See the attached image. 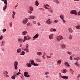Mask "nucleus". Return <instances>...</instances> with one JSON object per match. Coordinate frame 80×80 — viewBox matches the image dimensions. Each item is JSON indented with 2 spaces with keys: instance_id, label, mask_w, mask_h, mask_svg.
Returning <instances> with one entry per match:
<instances>
[{
  "instance_id": "bb28decb",
  "label": "nucleus",
  "mask_w": 80,
  "mask_h": 80,
  "mask_svg": "<svg viewBox=\"0 0 80 80\" xmlns=\"http://www.w3.org/2000/svg\"><path fill=\"white\" fill-rule=\"evenodd\" d=\"M7 8V6L5 5L4 7H3V10H5L6 9V8Z\"/></svg>"
},
{
  "instance_id": "680f3d73",
  "label": "nucleus",
  "mask_w": 80,
  "mask_h": 80,
  "mask_svg": "<svg viewBox=\"0 0 80 80\" xmlns=\"http://www.w3.org/2000/svg\"><path fill=\"white\" fill-rule=\"evenodd\" d=\"M21 74V73L20 72H18V73H17V75H19V74Z\"/></svg>"
},
{
  "instance_id": "39448f33",
  "label": "nucleus",
  "mask_w": 80,
  "mask_h": 80,
  "mask_svg": "<svg viewBox=\"0 0 80 80\" xmlns=\"http://www.w3.org/2000/svg\"><path fill=\"white\" fill-rule=\"evenodd\" d=\"M71 14H74V15H77V12L75 10H72L70 12Z\"/></svg>"
},
{
  "instance_id": "0e129e2a",
  "label": "nucleus",
  "mask_w": 80,
  "mask_h": 80,
  "mask_svg": "<svg viewBox=\"0 0 80 80\" xmlns=\"http://www.w3.org/2000/svg\"><path fill=\"white\" fill-rule=\"evenodd\" d=\"M45 56H44V55H43L42 56V58L43 59H45Z\"/></svg>"
},
{
  "instance_id": "c9c22d12",
  "label": "nucleus",
  "mask_w": 80,
  "mask_h": 80,
  "mask_svg": "<svg viewBox=\"0 0 80 80\" xmlns=\"http://www.w3.org/2000/svg\"><path fill=\"white\" fill-rule=\"evenodd\" d=\"M29 47V45H28V44H27L25 48H28Z\"/></svg>"
},
{
  "instance_id": "7ed1b4c3",
  "label": "nucleus",
  "mask_w": 80,
  "mask_h": 80,
  "mask_svg": "<svg viewBox=\"0 0 80 80\" xmlns=\"http://www.w3.org/2000/svg\"><path fill=\"white\" fill-rule=\"evenodd\" d=\"M63 37L61 36H59L57 37V40L58 42L62 40H63Z\"/></svg>"
},
{
  "instance_id": "49530a36",
  "label": "nucleus",
  "mask_w": 80,
  "mask_h": 80,
  "mask_svg": "<svg viewBox=\"0 0 80 80\" xmlns=\"http://www.w3.org/2000/svg\"><path fill=\"white\" fill-rule=\"evenodd\" d=\"M37 62H41V60H40V59H37Z\"/></svg>"
},
{
  "instance_id": "6e6552de",
  "label": "nucleus",
  "mask_w": 80,
  "mask_h": 80,
  "mask_svg": "<svg viewBox=\"0 0 80 80\" xmlns=\"http://www.w3.org/2000/svg\"><path fill=\"white\" fill-rule=\"evenodd\" d=\"M61 77L62 78H63V79H65V80H67L68 78V76H62L61 75Z\"/></svg>"
},
{
  "instance_id": "603ef678",
  "label": "nucleus",
  "mask_w": 80,
  "mask_h": 80,
  "mask_svg": "<svg viewBox=\"0 0 80 80\" xmlns=\"http://www.w3.org/2000/svg\"><path fill=\"white\" fill-rule=\"evenodd\" d=\"M69 59L70 60H73V59L72 58V56L70 57Z\"/></svg>"
},
{
  "instance_id": "4468645a",
  "label": "nucleus",
  "mask_w": 80,
  "mask_h": 80,
  "mask_svg": "<svg viewBox=\"0 0 80 80\" xmlns=\"http://www.w3.org/2000/svg\"><path fill=\"white\" fill-rule=\"evenodd\" d=\"M60 18L61 19H63V18H65V16H64L63 15H61L60 16Z\"/></svg>"
},
{
  "instance_id": "dca6fc26",
  "label": "nucleus",
  "mask_w": 80,
  "mask_h": 80,
  "mask_svg": "<svg viewBox=\"0 0 80 80\" xmlns=\"http://www.w3.org/2000/svg\"><path fill=\"white\" fill-rule=\"evenodd\" d=\"M37 55L38 56H41L42 55V53L41 52H38L37 53Z\"/></svg>"
},
{
  "instance_id": "37998d69",
  "label": "nucleus",
  "mask_w": 80,
  "mask_h": 80,
  "mask_svg": "<svg viewBox=\"0 0 80 80\" xmlns=\"http://www.w3.org/2000/svg\"><path fill=\"white\" fill-rule=\"evenodd\" d=\"M2 39H3V36L1 35V36L0 37V40H2Z\"/></svg>"
},
{
  "instance_id": "9d476101",
  "label": "nucleus",
  "mask_w": 80,
  "mask_h": 80,
  "mask_svg": "<svg viewBox=\"0 0 80 80\" xmlns=\"http://www.w3.org/2000/svg\"><path fill=\"white\" fill-rule=\"evenodd\" d=\"M53 34H51L49 35V38L50 40L53 39Z\"/></svg>"
},
{
  "instance_id": "72a5a7b5",
  "label": "nucleus",
  "mask_w": 80,
  "mask_h": 80,
  "mask_svg": "<svg viewBox=\"0 0 80 80\" xmlns=\"http://www.w3.org/2000/svg\"><path fill=\"white\" fill-rule=\"evenodd\" d=\"M45 7H49L50 8V6H49V5L48 4H46L44 5V8H45Z\"/></svg>"
},
{
  "instance_id": "473e14b6",
  "label": "nucleus",
  "mask_w": 80,
  "mask_h": 80,
  "mask_svg": "<svg viewBox=\"0 0 80 80\" xmlns=\"http://www.w3.org/2000/svg\"><path fill=\"white\" fill-rule=\"evenodd\" d=\"M31 64L33 65L34 64H35V62L33 61V60H32L31 61Z\"/></svg>"
},
{
  "instance_id": "3c124183",
  "label": "nucleus",
  "mask_w": 80,
  "mask_h": 80,
  "mask_svg": "<svg viewBox=\"0 0 80 80\" xmlns=\"http://www.w3.org/2000/svg\"><path fill=\"white\" fill-rule=\"evenodd\" d=\"M45 8H46V9H47V10H50V8H47V7H46L45 6Z\"/></svg>"
},
{
  "instance_id": "412c9836",
  "label": "nucleus",
  "mask_w": 80,
  "mask_h": 80,
  "mask_svg": "<svg viewBox=\"0 0 80 80\" xmlns=\"http://www.w3.org/2000/svg\"><path fill=\"white\" fill-rule=\"evenodd\" d=\"M24 51H26V52H27V53H28V52H29V49L27 48H25L24 49Z\"/></svg>"
},
{
  "instance_id": "a211bd4d",
  "label": "nucleus",
  "mask_w": 80,
  "mask_h": 80,
  "mask_svg": "<svg viewBox=\"0 0 80 80\" xmlns=\"http://www.w3.org/2000/svg\"><path fill=\"white\" fill-rule=\"evenodd\" d=\"M27 66L28 67H31L32 66V64L31 63L29 64V63H27L26 64Z\"/></svg>"
},
{
  "instance_id": "774afa93",
  "label": "nucleus",
  "mask_w": 80,
  "mask_h": 80,
  "mask_svg": "<svg viewBox=\"0 0 80 80\" xmlns=\"http://www.w3.org/2000/svg\"><path fill=\"white\" fill-rule=\"evenodd\" d=\"M78 15H80V12H79L78 13Z\"/></svg>"
},
{
  "instance_id": "58836bf2",
  "label": "nucleus",
  "mask_w": 80,
  "mask_h": 80,
  "mask_svg": "<svg viewBox=\"0 0 80 80\" xmlns=\"http://www.w3.org/2000/svg\"><path fill=\"white\" fill-rule=\"evenodd\" d=\"M47 58H52V56H47Z\"/></svg>"
},
{
  "instance_id": "c03bdc74",
  "label": "nucleus",
  "mask_w": 80,
  "mask_h": 80,
  "mask_svg": "<svg viewBox=\"0 0 80 80\" xmlns=\"http://www.w3.org/2000/svg\"><path fill=\"white\" fill-rule=\"evenodd\" d=\"M6 30H7L6 29H4L2 30L3 33H4V32H6Z\"/></svg>"
},
{
  "instance_id": "f3484780",
  "label": "nucleus",
  "mask_w": 80,
  "mask_h": 80,
  "mask_svg": "<svg viewBox=\"0 0 80 80\" xmlns=\"http://www.w3.org/2000/svg\"><path fill=\"white\" fill-rule=\"evenodd\" d=\"M38 37V34H37L34 36L33 37V38H37Z\"/></svg>"
},
{
  "instance_id": "5fc2aeb1",
  "label": "nucleus",
  "mask_w": 80,
  "mask_h": 80,
  "mask_svg": "<svg viewBox=\"0 0 80 80\" xmlns=\"http://www.w3.org/2000/svg\"><path fill=\"white\" fill-rule=\"evenodd\" d=\"M54 22L55 23H58V20H55L54 21Z\"/></svg>"
},
{
  "instance_id": "0eeeda50",
  "label": "nucleus",
  "mask_w": 80,
  "mask_h": 80,
  "mask_svg": "<svg viewBox=\"0 0 80 80\" xmlns=\"http://www.w3.org/2000/svg\"><path fill=\"white\" fill-rule=\"evenodd\" d=\"M24 75L26 77H30V75L28 74V72H26L24 73Z\"/></svg>"
},
{
  "instance_id": "aec40b11",
  "label": "nucleus",
  "mask_w": 80,
  "mask_h": 80,
  "mask_svg": "<svg viewBox=\"0 0 80 80\" xmlns=\"http://www.w3.org/2000/svg\"><path fill=\"white\" fill-rule=\"evenodd\" d=\"M35 4L36 7H38V5H39V3H38V2L37 1H36L35 2Z\"/></svg>"
},
{
  "instance_id": "b1692460",
  "label": "nucleus",
  "mask_w": 80,
  "mask_h": 80,
  "mask_svg": "<svg viewBox=\"0 0 80 80\" xmlns=\"http://www.w3.org/2000/svg\"><path fill=\"white\" fill-rule=\"evenodd\" d=\"M75 65H77V66H78V67H80V64H79V63H78V62H76Z\"/></svg>"
},
{
  "instance_id": "e2e57ef3",
  "label": "nucleus",
  "mask_w": 80,
  "mask_h": 80,
  "mask_svg": "<svg viewBox=\"0 0 80 80\" xmlns=\"http://www.w3.org/2000/svg\"><path fill=\"white\" fill-rule=\"evenodd\" d=\"M74 60H78V59H77V58H74Z\"/></svg>"
},
{
  "instance_id": "c756f323",
  "label": "nucleus",
  "mask_w": 80,
  "mask_h": 80,
  "mask_svg": "<svg viewBox=\"0 0 80 80\" xmlns=\"http://www.w3.org/2000/svg\"><path fill=\"white\" fill-rule=\"evenodd\" d=\"M1 43H2V44H1L2 46H3V45H4V44L5 43V41H2V42Z\"/></svg>"
},
{
  "instance_id": "09e8293b",
  "label": "nucleus",
  "mask_w": 80,
  "mask_h": 80,
  "mask_svg": "<svg viewBox=\"0 0 80 80\" xmlns=\"http://www.w3.org/2000/svg\"><path fill=\"white\" fill-rule=\"evenodd\" d=\"M32 23L33 24H36L37 22H36V21H34L32 22Z\"/></svg>"
},
{
  "instance_id": "6ab92c4d",
  "label": "nucleus",
  "mask_w": 80,
  "mask_h": 80,
  "mask_svg": "<svg viewBox=\"0 0 80 80\" xmlns=\"http://www.w3.org/2000/svg\"><path fill=\"white\" fill-rule=\"evenodd\" d=\"M27 33V31H23L22 32V34L23 35H25Z\"/></svg>"
},
{
  "instance_id": "2f4dec72",
  "label": "nucleus",
  "mask_w": 80,
  "mask_h": 80,
  "mask_svg": "<svg viewBox=\"0 0 80 80\" xmlns=\"http://www.w3.org/2000/svg\"><path fill=\"white\" fill-rule=\"evenodd\" d=\"M4 3L5 5H8V3H7V0H5L4 1Z\"/></svg>"
},
{
  "instance_id": "e433bc0d",
  "label": "nucleus",
  "mask_w": 80,
  "mask_h": 80,
  "mask_svg": "<svg viewBox=\"0 0 80 80\" xmlns=\"http://www.w3.org/2000/svg\"><path fill=\"white\" fill-rule=\"evenodd\" d=\"M34 65V66H38L39 65L38 64L34 63V65Z\"/></svg>"
},
{
  "instance_id": "cd10ccee",
  "label": "nucleus",
  "mask_w": 80,
  "mask_h": 80,
  "mask_svg": "<svg viewBox=\"0 0 80 80\" xmlns=\"http://www.w3.org/2000/svg\"><path fill=\"white\" fill-rule=\"evenodd\" d=\"M69 31L70 33H72L73 32V30L71 28H69Z\"/></svg>"
},
{
  "instance_id": "bf43d9fd",
  "label": "nucleus",
  "mask_w": 80,
  "mask_h": 80,
  "mask_svg": "<svg viewBox=\"0 0 80 80\" xmlns=\"http://www.w3.org/2000/svg\"><path fill=\"white\" fill-rule=\"evenodd\" d=\"M5 77H6L8 78L9 77V76H8V75L6 74V75H4Z\"/></svg>"
},
{
  "instance_id": "79ce46f5",
  "label": "nucleus",
  "mask_w": 80,
  "mask_h": 80,
  "mask_svg": "<svg viewBox=\"0 0 80 80\" xmlns=\"http://www.w3.org/2000/svg\"><path fill=\"white\" fill-rule=\"evenodd\" d=\"M67 53L69 54V55H72V52H68Z\"/></svg>"
},
{
  "instance_id": "338daca9",
  "label": "nucleus",
  "mask_w": 80,
  "mask_h": 80,
  "mask_svg": "<svg viewBox=\"0 0 80 80\" xmlns=\"http://www.w3.org/2000/svg\"><path fill=\"white\" fill-rule=\"evenodd\" d=\"M49 12H53V10H52V9H51L49 10Z\"/></svg>"
},
{
  "instance_id": "7c9ffc66",
  "label": "nucleus",
  "mask_w": 80,
  "mask_h": 80,
  "mask_svg": "<svg viewBox=\"0 0 80 80\" xmlns=\"http://www.w3.org/2000/svg\"><path fill=\"white\" fill-rule=\"evenodd\" d=\"M11 78L13 80H15V75L12 76L11 77Z\"/></svg>"
},
{
  "instance_id": "f8f14e48",
  "label": "nucleus",
  "mask_w": 80,
  "mask_h": 80,
  "mask_svg": "<svg viewBox=\"0 0 80 80\" xmlns=\"http://www.w3.org/2000/svg\"><path fill=\"white\" fill-rule=\"evenodd\" d=\"M18 42H19V43H21V42H23V39L22 38H18Z\"/></svg>"
},
{
  "instance_id": "69168bd1",
  "label": "nucleus",
  "mask_w": 80,
  "mask_h": 80,
  "mask_svg": "<svg viewBox=\"0 0 80 80\" xmlns=\"http://www.w3.org/2000/svg\"><path fill=\"white\" fill-rule=\"evenodd\" d=\"M12 22H11L10 23V27H12Z\"/></svg>"
},
{
  "instance_id": "ddd939ff",
  "label": "nucleus",
  "mask_w": 80,
  "mask_h": 80,
  "mask_svg": "<svg viewBox=\"0 0 80 80\" xmlns=\"http://www.w3.org/2000/svg\"><path fill=\"white\" fill-rule=\"evenodd\" d=\"M64 65H66L67 67H70V65H69V63H68L67 62H65L64 63Z\"/></svg>"
},
{
  "instance_id": "f257e3e1",
  "label": "nucleus",
  "mask_w": 80,
  "mask_h": 80,
  "mask_svg": "<svg viewBox=\"0 0 80 80\" xmlns=\"http://www.w3.org/2000/svg\"><path fill=\"white\" fill-rule=\"evenodd\" d=\"M31 39V37L29 36L28 35L26 36H24V39L23 40V42H25L26 40H28Z\"/></svg>"
},
{
  "instance_id": "2eb2a0df",
  "label": "nucleus",
  "mask_w": 80,
  "mask_h": 80,
  "mask_svg": "<svg viewBox=\"0 0 80 80\" xmlns=\"http://www.w3.org/2000/svg\"><path fill=\"white\" fill-rule=\"evenodd\" d=\"M61 47L62 48H65L66 47V45L64 44H62L61 45Z\"/></svg>"
},
{
  "instance_id": "393cba45",
  "label": "nucleus",
  "mask_w": 80,
  "mask_h": 80,
  "mask_svg": "<svg viewBox=\"0 0 80 80\" xmlns=\"http://www.w3.org/2000/svg\"><path fill=\"white\" fill-rule=\"evenodd\" d=\"M63 73H66L67 72V70L66 69H64L62 70Z\"/></svg>"
},
{
  "instance_id": "8fccbe9b",
  "label": "nucleus",
  "mask_w": 80,
  "mask_h": 80,
  "mask_svg": "<svg viewBox=\"0 0 80 80\" xmlns=\"http://www.w3.org/2000/svg\"><path fill=\"white\" fill-rule=\"evenodd\" d=\"M38 26L39 27H40V25H41L40 24V22H38Z\"/></svg>"
},
{
  "instance_id": "052dcab7",
  "label": "nucleus",
  "mask_w": 80,
  "mask_h": 80,
  "mask_svg": "<svg viewBox=\"0 0 80 80\" xmlns=\"http://www.w3.org/2000/svg\"><path fill=\"white\" fill-rule=\"evenodd\" d=\"M56 30H57V29L55 28H53V32H56Z\"/></svg>"
},
{
  "instance_id": "ea45409f",
  "label": "nucleus",
  "mask_w": 80,
  "mask_h": 80,
  "mask_svg": "<svg viewBox=\"0 0 80 80\" xmlns=\"http://www.w3.org/2000/svg\"><path fill=\"white\" fill-rule=\"evenodd\" d=\"M69 39L70 40H72V35H70L69 36Z\"/></svg>"
},
{
  "instance_id": "f704fd0d",
  "label": "nucleus",
  "mask_w": 80,
  "mask_h": 80,
  "mask_svg": "<svg viewBox=\"0 0 80 80\" xmlns=\"http://www.w3.org/2000/svg\"><path fill=\"white\" fill-rule=\"evenodd\" d=\"M76 28L78 30L80 29V25L76 26Z\"/></svg>"
},
{
  "instance_id": "a18cd8bd",
  "label": "nucleus",
  "mask_w": 80,
  "mask_h": 80,
  "mask_svg": "<svg viewBox=\"0 0 80 80\" xmlns=\"http://www.w3.org/2000/svg\"><path fill=\"white\" fill-rule=\"evenodd\" d=\"M12 17L13 19H14V18H15V15L12 14Z\"/></svg>"
},
{
  "instance_id": "c85d7f7f",
  "label": "nucleus",
  "mask_w": 80,
  "mask_h": 80,
  "mask_svg": "<svg viewBox=\"0 0 80 80\" xmlns=\"http://www.w3.org/2000/svg\"><path fill=\"white\" fill-rule=\"evenodd\" d=\"M25 55V51H22L21 52L20 55Z\"/></svg>"
},
{
  "instance_id": "20e7f679",
  "label": "nucleus",
  "mask_w": 80,
  "mask_h": 80,
  "mask_svg": "<svg viewBox=\"0 0 80 80\" xmlns=\"http://www.w3.org/2000/svg\"><path fill=\"white\" fill-rule=\"evenodd\" d=\"M28 22V18H26L23 19L22 23L23 24H26Z\"/></svg>"
},
{
  "instance_id": "9b49d317",
  "label": "nucleus",
  "mask_w": 80,
  "mask_h": 80,
  "mask_svg": "<svg viewBox=\"0 0 80 80\" xmlns=\"http://www.w3.org/2000/svg\"><path fill=\"white\" fill-rule=\"evenodd\" d=\"M62 63V60H59L57 61V63L58 64V65H60V64Z\"/></svg>"
},
{
  "instance_id": "4c0bfd02",
  "label": "nucleus",
  "mask_w": 80,
  "mask_h": 80,
  "mask_svg": "<svg viewBox=\"0 0 80 80\" xmlns=\"http://www.w3.org/2000/svg\"><path fill=\"white\" fill-rule=\"evenodd\" d=\"M27 27H29V26L30 25V23L29 22H28L27 23Z\"/></svg>"
},
{
  "instance_id": "a878e982",
  "label": "nucleus",
  "mask_w": 80,
  "mask_h": 80,
  "mask_svg": "<svg viewBox=\"0 0 80 80\" xmlns=\"http://www.w3.org/2000/svg\"><path fill=\"white\" fill-rule=\"evenodd\" d=\"M54 2H55L57 4H59V3H60V2L58 1V0H56L55 1H54Z\"/></svg>"
},
{
  "instance_id": "de8ad7c7",
  "label": "nucleus",
  "mask_w": 80,
  "mask_h": 80,
  "mask_svg": "<svg viewBox=\"0 0 80 80\" xmlns=\"http://www.w3.org/2000/svg\"><path fill=\"white\" fill-rule=\"evenodd\" d=\"M53 28H52L50 29V32H53Z\"/></svg>"
},
{
  "instance_id": "6e6d98bb",
  "label": "nucleus",
  "mask_w": 80,
  "mask_h": 80,
  "mask_svg": "<svg viewBox=\"0 0 80 80\" xmlns=\"http://www.w3.org/2000/svg\"><path fill=\"white\" fill-rule=\"evenodd\" d=\"M12 13H13V14H12V15H15V13H16V12H15L14 11H13Z\"/></svg>"
},
{
  "instance_id": "4be33fe9",
  "label": "nucleus",
  "mask_w": 80,
  "mask_h": 80,
  "mask_svg": "<svg viewBox=\"0 0 80 80\" xmlns=\"http://www.w3.org/2000/svg\"><path fill=\"white\" fill-rule=\"evenodd\" d=\"M29 9L30 11H33V8L32 7H29Z\"/></svg>"
},
{
  "instance_id": "a19ab883",
  "label": "nucleus",
  "mask_w": 80,
  "mask_h": 80,
  "mask_svg": "<svg viewBox=\"0 0 80 80\" xmlns=\"http://www.w3.org/2000/svg\"><path fill=\"white\" fill-rule=\"evenodd\" d=\"M7 74H8V72H7L5 71V72H4V74L5 75H7Z\"/></svg>"
},
{
  "instance_id": "1a4fd4ad",
  "label": "nucleus",
  "mask_w": 80,
  "mask_h": 80,
  "mask_svg": "<svg viewBox=\"0 0 80 80\" xmlns=\"http://www.w3.org/2000/svg\"><path fill=\"white\" fill-rule=\"evenodd\" d=\"M46 23H47L48 25H50L52 23V21H51V20L49 19L47 20V21H46Z\"/></svg>"
},
{
  "instance_id": "f03ea898",
  "label": "nucleus",
  "mask_w": 80,
  "mask_h": 80,
  "mask_svg": "<svg viewBox=\"0 0 80 80\" xmlns=\"http://www.w3.org/2000/svg\"><path fill=\"white\" fill-rule=\"evenodd\" d=\"M18 62L15 61L14 62V66L15 70H17L18 69Z\"/></svg>"
},
{
  "instance_id": "423d86ee",
  "label": "nucleus",
  "mask_w": 80,
  "mask_h": 80,
  "mask_svg": "<svg viewBox=\"0 0 80 80\" xmlns=\"http://www.w3.org/2000/svg\"><path fill=\"white\" fill-rule=\"evenodd\" d=\"M35 18V16L31 15L29 16L28 17V19L32 20V19H34Z\"/></svg>"
},
{
  "instance_id": "4d7b16f0",
  "label": "nucleus",
  "mask_w": 80,
  "mask_h": 80,
  "mask_svg": "<svg viewBox=\"0 0 80 80\" xmlns=\"http://www.w3.org/2000/svg\"><path fill=\"white\" fill-rule=\"evenodd\" d=\"M62 21H63V22H64V23H65V22H66V21H65V19H62Z\"/></svg>"
},
{
  "instance_id": "13d9d810",
  "label": "nucleus",
  "mask_w": 80,
  "mask_h": 80,
  "mask_svg": "<svg viewBox=\"0 0 80 80\" xmlns=\"http://www.w3.org/2000/svg\"><path fill=\"white\" fill-rule=\"evenodd\" d=\"M39 10H42V11H44V9L42 8H40Z\"/></svg>"
},
{
  "instance_id": "864d4df0",
  "label": "nucleus",
  "mask_w": 80,
  "mask_h": 80,
  "mask_svg": "<svg viewBox=\"0 0 80 80\" xmlns=\"http://www.w3.org/2000/svg\"><path fill=\"white\" fill-rule=\"evenodd\" d=\"M45 75H48V74H49V72H45Z\"/></svg>"
},
{
  "instance_id": "5701e85b",
  "label": "nucleus",
  "mask_w": 80,
  "mask_h": 80,
  "mask_svg": "<svg viewBox=\"0 0 80 80\" xmlns=\"http://www.w3.org/2000/svg\"><path fill=\"white\" fill-rule=\"evenodd\" d=\"M22 50L20 48H19V49H18L17 50V52L18 53H20V52H21V51Z\"/></svg>"
}]
</instances>
